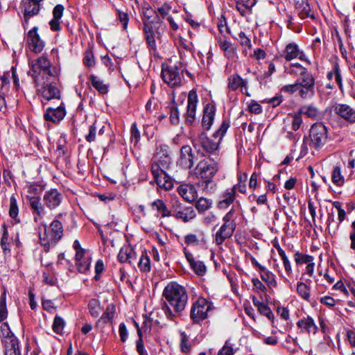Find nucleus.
Wrapping results in <instances>:
<instances>
[{
    "label": "nucleus",
    "instance_id": "f257e3e1",
    "mask_svg": "<svg viewBox=\"0 0 355 355\" xmlns=\"http://www.w3.org/2000/svg\"><path fill=\"white\" fill-rule=\"evenodd\" d=\"M163 296L166 299L162 309L165 315L174 320L185 309L188 296L185 288L176 282L169 283L164 289Z\"/></svg>",
    "mask_w": 355,
    "mask_h": 355
},
{
    "label": "nucleus",
    "instance_id": "f03ea898",
    "mask_svg": "<svg viewBox=\"0 0 355 355\" xmlns=\"http://www.w3.org/2000/svg\"><path fill=\"white\" fill-rule=\"evenodd\" d=\"M219 159L218 157L208 156L200 160L193 169V175L200 180L198 183L201 189L207 192H212L216 187L214 176L219 171Z\"/></svg>",
    "mask_w": 355,
    "mask_h": 355
},
{
    "label": "nucleus",
    "instance_id": "7ed1b4c3",
    "mask_svg": "<svg viewBox=\"0 0 355 355\" xmlns=\"http://www.w3.org/2000/svg\"><path fill=\"white\" fill-rule=\"evenodd\" d=\"M30 74L35 84H44L48 78L59 76L60 69L53 66L45 55L32 60Z\"/></svg>",
    "mask_w": 355,
    "mask_h": 355
},
{
    "label": "nucleus",
    "instance_id": "20e7f679",
    "mask_svg": "<svg viewBox=\"0 0 355 355\" xmlns=\"http://www.w3.org/2000/svg\"><path fill=\"white\" fill-rule=\"evenodd\" d=\"M229 127V123L226 121H223L220 128L213 134L214 139L208 138L206 133L204 132H201L198 134V140L200 146L206 152L210 154L209 156L211 157H218L216 153L218 151L219 144Z\"/></svg>",
    "mask_w": 355,
    "mask_h": 355
},
{
    "label": "nucleus",
    "instance_id": "39448f33",
    "mask_svg": "<svg viewBox=\"0 0 355 355\" xmlns=\"http://www.w3.org/2000/svg\"><path fill=\"white\" fill-rule=\"evenodd\" d=\"M213 303L204 298L199 297L192 305L190 317L193 323L198 324L208 317L209 311L213 309Z\"/></svg>",
    "mask_w": 355,
    "mask_h": 355
},
{
    "label": "nucleus",
    "instance_id": "423d86ee",
    "mask_svg": "<svg viewBox=\"0 0 355 355\" xmlns=\"http://www.w3.org/2000/svg\"><path fill=\"white\" fill-rule=\"evenodd\" d=\"M309 137L310 146L315 149L320 148L327 141V128L322 123H315L309 130Z\"/></svg>",
    "mask_w": 355,
    "mask_h": 355
},
{
    "label": "nucleus",
    "instance_id": "0eeeda50",
    "mask_svg": "<svg viewBox=\"0 0 355 355\" xmlns=\"http://www.w3.org/2000/svg\"><path fill=\"white\" fill-rule=\"evenodd\" d=\"M63 236V227L62 223L54 220L48 229H45L44 238L40 239L44 245H55Z\"/></svg>",
    "mask_w": 355,
    "mask_h": 355
},
{
    "label": "nucleus",
    "instance_id": "6e6552de",
    "mask_svg": "<svg viewBox=\"0 0 355 355\" xmlns=\"http://www.w3.org/2000/svg\"><path fill=\"white\" fill-rule=\"evenodd\" d=\"M299 95L302 98H310L315 94V78L309 72L297 79Z\"/></svg>",
    "mask_w": 355,
    "mask_h": 355
},
{
    "label": "nucleus",
    "instance_id": "1a4fd4ad",
    "mask_svg": "<svg viewBox=\"0 0 355 355\" xmlns=\"http://www.w3.org/2000/svg\"><path fill=\"white\" fill-rule=\"evenodd\" d=\"M162 76L164 81L172 87L180 86L182 83V75L176 65L163 67Z\"/></svg>",
    "mask_w": 355,
    "mask_h": 355
},
{
    "label": "nucleus",
    "instance_id": "9d476101",
    "mask_svg": "<svg viewBox=\"0 0 355 355\" xmlns=\"http://www.w3.org/2000/svg\"><path fill=\"white\" fill-rule=\"evenodd\" d=\"M26 43L30 51L32 52L40 53L43 51L45 46V42L38 33L37 26H34L28 32L26 35Z\"/></svg>",
    "mask_w": 355,
    "mask_h": 355
},
{
    "label": "nucleus",
    "instance_id": "9b49d317",
    "mask_svg": "<svg viewBox=\"0 0 355 355\" xmlns=\"http://www.w3.org/2000/svg\"><path fill=\"white\" fill-rule=\"evenodd\" d=\"M151 172L159 187L165 190H170L173 187V183L166 171L159 168L157 164H151Z\"/></svg>",
    "mask_w": 355,
    "mask_h": 355
},
{
    "label": "nucleus",
    "instance_id": "f8f14e48",
    "mask_svg": "<svg viewBox=\"0 0 355 355\" xmlns=\"http://www.w3.org/2000/svg\"><path fill=\"white\" fill-rule=\"evenodd\" d=\"M58 80V77L56 78H48L47 81H45L44 84L35 85L39 87V90L42 93V95L47 100L58 98L60 97V91L56 86V82Z\"/></svg>",
    "mask_w": 355,
    "mask_h": 355
},
{
    "label": "nucleus",
    "instance_id": "ddd939ff",
    "mask_svg": "<svg viewBox=\"0 0 355 355\" xmlns=\"http://www.w3.org/2000/svg\"><path fill=\"white\" fill-rule=\"evenodd\" d=\"M168 146L161 145L157 148V153L152 164H157L159 168L166 171L171 163V158L168 155Z\"/></svg>",
    "mask_w": 355,
    "mask_h": 355
},
{
    "label": "nucleus",
    "instance_id": "4468645a",
    "mask_svg": "<svg viewBox=\"0 0 355 355\" xmlns=\"http://www.w3.org/2000/svg\"><path fill=\"white\" fill-rule=\"evenodd\" d=\"M174 216L182 220L184 223L189 222L196 218V214L194 209L191 206H182V205L176 201L173 205Z\"/></svg>",
    "mask_w": 355,
    "mask_h": 355
},
{
    "label": "nucleus",
    "instance_id": "2eb2a0df",
    "mask_svg": "<svg viewBox=\"0 0 355 355\" xmlns=\"http://www.w3.org/2000/svg\"><path fill=\"white\" fill-rule=\"evenodd\" d=\"M281 56L287 61H291L298 58L302 61L310 63L309 60L307 58L304 53L300 51L298 46L293 42L289 43L286 46L284 50L281 54Z\"/></svg>",
    "mask_w": 355,
    "mask_h": 355
},
{
    "label": "nucleus",
    "instance_id": "dca6fc26",
    "mask_svg": "<svg viewBox=\"0 0 355 355\" xmlns=\"http://www.w3.org/2000/svg\"><path fill=\"white\" fill-rule=\"evenodd\" d=\"M198 103V97L196 91L191 90L188 94L186 121L188 123H193L196 114V107Z\"/></svg>",
    "mask_w": 355,
    "mask_h": 355
},
{
    "label": "nucleus",
    "instance_id": "f3484780",
    "mask_svg": "<svg viewBox=\"0 0 355 355\" xmlns=\"http://www.w3.org/2000/svg\"><path fill=\"white\" fill-rule=\"evenodd\" d=\"M178 164L184 169L191 168L194 164V154L189 145L183 146L180 149Z\"/></svg>",
    "mask_w": 355,
    "mask_h": 355
},
{
    "label": "nucleus",
    "instance_id": "a211bd4d",
    "mask_svg": "<svg viewBox=\"0 0 355 355\" xmlns=\"http://www.w3.org/2000/svg\"><path fill=\"white\" fill-rule=\"evenodd\" d=\"M334 112L340 117L350 123H355V109L347 104H336L334 106Z\"/></svg>",
    "mask_w": 355,
    "mask_h": 355
},
{
    "label": "nucleus",
    "instance_id": "6ab92c4d",
    "mask_svg": "<svg viewBox=\"0 0 355 355\" xmlns=\"http://www.w3.org/2000/svg\"><path fill=\"white\" fill-rule=\"evenodd\" d=\"M62 200V194L57 189H50L46 191L43 197L44 205L51 209L59 206Z\"/></svg>",
    "mask_w": 355,
    "mask_h": 355
},
{
    "label": "nucleus",
    "instance_id": "aec40b11",
    "mask_svg": "<svg viewBox=\"0 0 355 355\" xmlns=\"http://www.w3.org/2000/svg\"><path fill=\"white\" fill-rule=\"evenodd\" d=\"M66 115V111L63 106L60 105L56 108L49 107L46 108L44 117L46 121L53 123L60 122Z\"/></svg>",
    "mask_w": 355,
    "mask_h": 355
},
{
    "label": "nucleus",
    "instance_id": "412c9836",
    "mask_svg": "<svg viewBox=\"0 0 355 355\" xmlns=\"http://www.w3.org/2000/svg\"><path fill=\"white\" fill-rule=\"evenodd\" d=\"M295 8L301 19L310 17L314 19V12L311 8L308 0H294Z\"/></svg>",
    "mask_w": 355,
    "mask_h": 355
},
{
    "label": "nucleus",
    "instance_id": "4be33fe9",
    "mask_svg": "<svg viewBox=\"0 0 355 355\" xmlns=\"http://www.w3.org/2000/svg\"><path fill=\"white\" fill-rule=\"evenodd\" d=\"M236 225L223 224L216 232L215 236V242L217 245H221L226 239L230 238L235 229Z\"/></svg>",
    "mask_w": 355,
    "mask_h": 355
},
{
    "label": "nucleus",
    "instance_id": "5701e85b",
    "mask_svg": "<svg viewBox=\"0 0 355 355\" xmlns=\"http://www.w3.org/2000/svg\"><path fill=\"white\" fill-rule=\"evenodd\" d=\"M179 195L187 202H191L197 198V191L192 184H181L178 187Z\"/></svg>",
    "mask_w": 355,
    "mask_h": 355
},
{
    "label": "nucleus",
    "instance_id": "b1692460",
    "mask_svg": "<svg viewBox=\"0 0 355 355\" xmlns=\"http://www.w3.org/2000/svg\"><path fill=\"white\" fill-rule=\"evenodd\" d=\"M216 113V107L212 104H207L204 107L202 125L205 130H209L213 124Z\"/></svg>",
    "mask_w": 355,
    "mask_h": 355
},
{
    "label": "nucleus",
    "instance_id": "393cba45",
    "mask_svg": "<svg viewBox=\"0 0 355 355\" xmlns=\"http://www.w3.org/2000/svg\"><path fill=\"white\" fill-rule=\"evenodd\" d=\"M247 80L243 79L237 73H234L229 77L227 87L232 91H235L241 87V92L244 93V89L247 91Z\"/></svg>",
    "mask_w": 355,
    "mask_h": 355
},
{
    "label": "nucleus",
    "instance_id": "a878e982",
    "mask_svg": "<svg viewBox=\"0 0 355 355\" xmlns=\"http://www.w3.org/2000/svg\"><path fill=\"white\" fill-rule=\"evenodd\" d=\"M117 257L121 263L133 264L136 261V253L130 246H125L121 248Z\"/></svg>",
    "mask_w": 355,
    "mask_h": 355
},
{
    "label": "nucleus",
    "instance_id": "bb28decb",
    "mask_svg": "<svg viewBox=\"0 0 355 355\" xmlns=\"http://www.w3.org/2000/svg\"><path fill=\"white\" fill-rule=\"evenodd\" d=\"M297 327L302 330V331L315 334L318 331V327L316 326L313 319L307 316L298 320L297 322Z\"/></svg>",
    "mask_w": 355,
    "mask_h": 355
},
{
    "label": "nucleus",
    "instance_id": "cd10ccee",
    "mask_svg": "<svg viewBox=\"0 0 355 355\" xmlns=\"http://www.w3.org/2000/svg\"><path fill=\"white\" fill-rule=\"evenodd\" d=\"M28 202L33 210V214L35 215L34 220L37 221L38 218H42L44 215V209L40 200L37 196H31L28 198Z\"/></svg>",
    "mask_w": 355,
    "mask_h": 355
},
{
    "label": "nucleus",
    "instance_id": "c85d7f7f",
    "mask_svg": "<svg viewBox=\"0 0 355 355\" xmlns=\"http://www.w3.org/2000/svg\"><path fill=\"white\" fill-rule=\"evenodd\" d=\"M236 8L242 16L250 13L257 0H236Z\"/></svg>",
    "mask_w": 355,
    "mask_h": 355
},
{
    "label": "nucleus",
    "instance_id": "c756f323",
    "mask_svg": "<svg viewBox=\"0 0 355 355\" xmlns=\"http://www.w3.org/2000/svg\"><path fill=\"white\" fill-rule=\"evenodd\" d=\"M234 189H227L223 195V199L218 203V207L221 209L227 208L235 200Z\"/></svg>",
    "mask_w": 355,
    "mask_h": 355
},
{
    "label": "nucleus",
    "instance_id": "7c9ffc66",
    "mask_svg": "<svg viewBox=\"0 0 355 355\" xmlns=\"http://www.w3.org/2000/svg\"><path fill=\"white\" fill-rule=\"evenodd\" d=\"M41 10V5L38 3L31 2L27 0L25 3V8L24 15L26 21L27 22L31 17L37 15Z\"/></svg>",
    "mask_w": 355,
    "mask_h": 355
},
{
    "label": "nucleus",
    "instance_id": "2f4dec72",
    "mask_svg": "<svg viewBox=\"0 0 355 355\" xmlns=\"http://www.w3.org/2000/svg\"><path fill=\"white\" fill-rule=\"evenodd\" d=\"M5 355H21L17 338H12L4 343Z\"/></svg>",
    "mask_w": 355,
    "mask_h": 355
},
{
    "label": "nucleus",
    "instance_id": "473e14b6",
    "mask_svg": "<svg viewBox=\"0 0 355 355\" xmlns=\"http://www.w3.org/2000/svg\"><path fill=\"white\" fill-rule=\"evenodd\" d=\"M285 71L290 75H293L299 77L305 76L309 73L307 69L302 66L299 63H293L285 67Z\"/></svg>",
    "mask_w": 355,
    "mask_h": 355
},
{
    "label": "nucleus",
    "instance_id": "72a5a7b5",
    "mask_svg": "<svg viewBox=\"0 0 355 355\" xmlns=\"http://www.w3.org/2000/svg\"><path fill=\"white\" fill-rule=\"evenodd\" d=\"M300 112L301 114H302L313 119H317L320 116L319 110L312 105H306L302 106L300 110Z\"/></svg>",
    "mask_w": 355,
    "mask_h": 355
},
{
    "label": "nucleus",
    "instance_id": "f704fd0d",
    "mask_svg": "<svg viewBox=\"0 0 355 355\" xmlns=\"http://www.w3.org/2000/svg\"><path fill=\"white\" fill-rule=\"evenodd\" d=\"M153 209L159 211L162 217H168L171 216V211L168 209L166 205L163 200L157 199L151 204Z\"/></svg>",
    "mask_w": 355,
    "mask_h": 355
},
{
    "label": "nucleus",
    "instance_id": "c9c22d12",
    "mask_svg": "<svg viewBox=\"0 0 355 355\" xmlns=\"http://www.w3.org/2000/svg\"><path fill=\"white\" fill-rule=\"evenodd\" d=\"M259 275L261 279L266 282L270 286H275L277 283L275 278V275L268 270L266 267L261 268L259 271Z\"/></svg>",
    "mask_w": 355,
    "mask_h": 355
},
{
    "label": "nucleus",
    "instance_id": "e433bc0d",
    "mask_svg": "<svg viewBox=\"0 0 355 355\" xmlns=\"http://www.w3.org/2000/svg\"><path fill=\"white\" fill-rule=\"evenodd\" d=\"M89 79L92 86L101 94H105L107 93L108 86L104 84L99 78L95 76L94 75H91Z\"/></svg>",
    "mask_w": 355,
    "mask_h": 355
},
{
    "label": "nucleus",
    "instance_id": "4c0bfd02",
    "mask_svg": "<svg viewBox=\"0 0 355 355\" xmlns=\"http://www.w3.org/2000/svg\"><path fill=\"white\" fill-rule=\"evenodd\" d=\"M170 121L172 125H177L180 123V112L178 108L177 103L173 101L169 106Z\"/></svg>",
    "mask_w": 355,
    "mask_h": 355
},
{
    "label": "nucleus",
    "instance_id": "58836bf2",
    "mask_svg": "<svg viewBox=\"0 0 355 355\" xmlns=\"http://www.w3.org/2000/svg\"><path fill=\"white\" fill-rule=\"evenodd\" d=\"M88 309H89V313L91 314V315L92 317H94V318L98 317V315L102 310V307L101 306L100 301L96 298L91 299L88 303Z\"/></svg>",
    "mask_w": 355,
    "mask_h": 355
},
{
    "label": "nucleus",
    "instance_id": "ea45409f",
    "mask_svg": "<svg viewBox=\"0 0 355 355\" xmlns=\"http://www.w3.org/2000/svg\"><path fill=\"white\" fill-rule=\"evenodd\" d=\"M96 328L99 330L101 334H105L109 329L114 331L113 322L107 321V320L100 318L96 324Z\"/></svg>",
    "mask_w": 355,
    "mask_h": 355
},
{
    "label": "nucleus",
    "instance_id": "a19ab883",
    "mask_svg": "<svg viewBox=\"0 0 355 355\" xmlns=\"http://www.w3.org/2000/svg\"><path fill=\"white\" fill-rule=\"evenodd\" d=\"M211 206L212 200L205 198H200L196 202V208L199 213L206 211L209 209Z\"/></svg>",
    "mask_w": 355,
    "mask_h": 355
},
{
    "label": "nucleus",
    "instance_id": "79ce46f5",
    "mask_svg": "<svg viewBox=\"0 0 355 355\" xmlns=\"http://www.w3.org/2000/svg\"><path fill=\"white\" fill-rule=\"evenodd\" d=\"M287 122H288V125H291V128L292 130H294V131L297 130L300 128V127L302 123V119L300 112L298 114H295L292 116H290L287 119Z\"/></svg>",
    "mask_w": 355,
    "mask_h": 355
},
{
    "label": "nucleus",
    "instance_id": "37998d69",
    "mask_svg": "<svg viewBox=\"0 0 355 355\" xmlns=\"http://www.w3.org/2000/svg\"><path fill=\"white\" fill-rule=\"evenodd\" d=\"M297 292L302 298L309 301L311 297L310 288L305 283L302 282L297 283Z\"/></svg>",
    "mask_w": 355,
    "mask_h": 355
},
{
    "label": "nucleus",
    "instance_id": "c03bdc74",
    "mask_svg": "<svg viewBox=\"0 0 355 355\" xmlns=\"http://www.w3.org/2000/svg\"><path fill=\"white\" fill-rule=\"evenodd\" d=\"M331 181L337 186H343L345 182L343 175L341 174L340 168L338 166H335L331 173Z\"/></svg>",
    "mask_w": 355,
    "mask_h": 355
},
{
    "label": "nucleus",
    "instance_id": "a18cd8bd",
    "mask_svg": "<svg viewBox=\"0 0 355 355\" xmlns=\"http://www.w3.org/2000/svg\"><path fill=\"white\" fill-rule=\"evenodd\" d=\"M138 266L143 272H148L150 270V258L147 254L146 251H144L139 258Z\"/></svg>",
    "mask_w": 355,
    "mask_h": 355
},
{
    "label": "nucleus",
    "instance_id": "49530a36",
    "mask_svg": "<svg viewBox=\"0 0 355 355\" xmlns=\"http://www.w3.org/2000/svg\"><path fill=\"white\" fill-rule=\"evenodd\" d=\"M219 45L220 49L224 51L225 56L228 58H232L234 56V49L230 42L227 40H220Z\"/></svg>",
    "mask_w": 355,
    "mask_h": 355
},
{
    "label": "nucleus",
    "instance_id": "de8ad7c7",
    "mask_svg": "<svg viewBox=\"0 0 355 355\" xmlns=\"http://www.w3.org/2000/svg\"><path fill=\"white\" fill-rule=\"evenodd\" d=\"M1 332L3 343H6V341H9L12 338H17L11 331L7 322H3L1 324Z\"/></svg>",
    "mask_w": 355,
    "mask_h": 355
},
{
    "label": "nucleus",
    "instance_id": "09e8293b",
    "mask_svg": "<svg viewBox=\"0 0 355 355\" xmlns=\"http://www.w3.org/2000/svg\"><path fill=\"white\" fill-rule=\"evenodd\" d=\"M294 260L297 265H301L303 263H307L308 262L314 260L313 257L311 255L302 254L299 251H297L294 254Z\"/></svg>",
    "mask_w": 355,
    "mask_h": 355
},
{
    "label": "nucleus",
    "instance_id": "8fccbe9b",
    "mask_svg": "<svg viewBox=\"0 0 355 355\" xmlns=\"http://www.w3.org/2000/svg\"><path fill=\"white\" fill-rule=\"evenodd\" d=\"M19 212L18 205L17 200L14 196L10 198V208H9V216L15 219L17 222H19V219H16Z\"/></svg>",
    "mask_w": 355,
    "mask_h": 355
},
{
    "label": "nucleus",
    "instance_id": "3c124183",
    "mask_svg": "<svg viewBox=\"0 0 355 355\" xmlns=\"http://www.w3.org/2000/svg\"><path fill=\"white\" fill-rule=\"evenodd\" d=\"M141 9L142 14L145 19L148 21L149 23L153 22L151 18L156 13L155 10H153L148 3H144L142 5Z\"/></svg>",
    "mask_w": 355,
    "mask_h": 355
},
{
    "label": "nucleus",
    "instance_id": "603ef678",
    "mask_svg": "<svg viewBox=\"0 0 355 355\" xmlns=\"http://www.w3.org/2000/svg\"><path fill=\"white\" fill-rule=\"evenodd\" d=\"M65 325L64 320L59 315H56L53 320V330L56 334H62Z\"/></svg>",
    "mask_w": 355,
    "mask_h": 355
},
{
    "label": "nucleus",
    "instance_id": "864d4df0",
    "mask_svg": "<svg viewBox=\"0 0 355 355\" xmlns=\"http://www.w3.org/2000/svg\"><path fill=\"white\" fill-rule=\"evenodd\" d=\"M8 316L5 293L0 297V322H3Z\"/></svg>",
    "mask_w": 355,
    "mask_h": 355
},
{
    "label": "nucleus",
    "instance_id": "5fc2aeb1",
    "mask_svg": "<svg viewBox=\"0 0 355 355\" xmlns=\"http://www.w3.org/2000/svg\"><path fill=\"white\" fill-rule=\"evenodd\" d=\"M115 306L113 304H110L107 306L105 311L101 318L107 320V321H112L115 314Z\"/></svg>",
    "mask_w": 355,
    "mask_h": 355
},
{
    "label": "nucleus",
    "instance_id": "6e6d98bb",
    "mask_svg": "<svg viewBox=\"0 0 355 355\" xmlns=\"http://www.w3.org/2000/svg\"><path fill=\"white\" fill-rule=\"evenodd\" d=\"M190 266L198 275H203L206 272V267L202 261H195Z\"/></svg>",
    "mask_w": 355,
    "mask_h": 355
},
{
    "label": "nucleus",
    "instance_id": "4d7b16f0",
    "mask_svg": "<svg viewBox=\"0 0 355 355\" xmlns=\"http://www.w3.org/2000/svg\"><path fill=\"white\" fill-rule=\"evenodd\" d=\"M90 263V258H84L81 261H78L76 262L78 270L83 273L87 272L89 270Z\"/></svg>",
    "mask_w": 355,
    "mask_h": 355
},
{
    "label": "nucleus",
    "instance_id": "13d9d810",
    "mask_svg": "<svg viewBox=\"0 0 355 355\" xmlns=\"http://www.w3.org/2000/svg\"><path fill=\"white\" fill-rule=\"evenodd\" d=\"M189 338L184 333L182 332L181 334V342H180V348L181 351L184 353H188L191 350V346L189 343Z\"/></svg>",
    "mask_w": 355,
    "mask_h": 355
},
{
    "label": "nucleus",
    "instance_id": "bf43d9fd",
    "mask_svg": "<svg viewBox=\"0 0 355 355\" xmlns=\"http://www.w3.org/2000/svg\"><path fill=\"white\" fill-rule=\"evenodd\" d=\"M147 26L145 25V32H146V40H147V42L148 44V46L153 49H155L156 48V44H155V38H154V33H153V28L152 27H149V31H147Z\"/></svg>",
    "mask_w": 355,
    "mask_h": 355
},
{
    "label": "nucleus",
    "instance_id": "052dcab7",
    "mask_svg": "<svg viewBox=\"0 0 355 355\" xmlns=\"http://www.w3.org/2000/svg\"><path fill=\"white\" fill-rule=\"evenodd\" d=\"M280 257L282 261V263H283V266H284V268L286 275L288 277L292 276L293 269H292L291 263L290 260L288 259V257H287V255L286 254H283Z\"/></svg>",
    "mask_w": 355,
    "mask_h": 355
},
{
    "label": "nucleus",
    "instance_id": "680f3d73",
    "mask_svg": "<svg viewBox=\"0 0 355 355\" xmlns=\"http://www.w3.org/2000/svg\"><path fill=\"white\" fill-rule=\"evenodd\" d=\"M258 311L261 315L266 316L269 320H272L274 319V315L266 304L263 303L260 307L258 308Z\"/></svg>",
    "mask_w": 355,
    "mask_h": 355
},
{
    "label": "nucleus",
    "instance_id": "e2e57ef3",
    "mask_svg": "<svg viewBox=\"0 0 355 355\" xmlns=\"http://www.w3.org/2000/svg\"><path fill=\"white\" fill-rule=\"evenodd\" d=\"M83 62L85 65L89 67H92L95 65L94 56L91 51H85V56L83 58Z\"/></svg>",
    "mask_w": 355,
    "mask_h": 355
},
{
    "label": "nucleus",
    "instance_id": "0e129e2a",
    "mask_svg": "<svg viewBox=\"0 0 355 355\" xmlns=\"http://www.w3.org/2000/svg\"><path fill=\"white\" fill-rule=\"evenodd\" d=\"M248 110L252 114H258L262 112V107L257 102L251 101L248 105Z\"/></svg>",
    "mask_w": 355,
    "mask_h": 355
},
{
    "label": "nucleus",
    "instance_id": "69168bd1",
    "mask_svg": "<svg viewBox=\"0 0 355 355\" xmlns=\"http://www.w3.org/2000/svg\"><path fill=\"white\" fill-rule=\"evenodd\" d=\"M116 10L117 12V17L119 20L122 23L123 28L125 29L128 26L129 21L128 13L125 12H123L119 9H116Z\"/></svg>",
    "mask_w": 355,
    "mask_h": 355
},
{
    "label": "nucleus",
    "instance_id": "338daca9",
    "mask_svg": "<svg viewBox=\"0 0 355 355\" xmlns=\"http://www.w3.org/2000/svg\"><path fill=\"white\" fill-rule=\"evenodd\" d=\"M240 43V44L243 46H247L248 48H251V41L245 35L244 32H240L238 35L237 39Z\"/></svg>",
    "mask_w": 355,
    "mask_h": 355
},
{
    "label": "nucleus",
    "instance_id": "774afa93",
    "mask_svg": "<svg viewBox=\"0 0 355 355\" xmlns=\"http://www.w3.org/2000/svg\"><path fill=\"white\" fill-rule=\"evenodd\" d=\"M234 349L229 341L225 342V345L218 352V355H234Z\"/></svg>",
    "mask_w": 355,
    "mask_h": 355
}]
</instances>
